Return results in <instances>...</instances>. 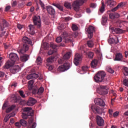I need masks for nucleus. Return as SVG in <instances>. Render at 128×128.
<instances>
[{"instance_id": "1", "label": "nucleus", "mask_w": 128, "mask_h": 128, "mask_svg": "<svg viewBox=\"0 0 128 128\" xmlns=\"http://www.w3.org/2000/svg\"><path fill=\"white\" fill-rule=\"evenodd\" d=\"M23 45L18 50V52L20 54V60L22 62H26L30 58V56L27 54H24L28 50V45L30 44L32 46V40L28 38L26 36H24L22 38Z\"/></svg>"}, {"instance_id": "2", "label": "nucleus", "mask_w": 128, "mask_h": 128, "mask_svg": "<svg viewBox=\"0 0 128 128\" xmlns=\"http://www.w3.org/2000/svg\"><path fill=\"white\" fill-rule=\"evenodd\" d=\"M72 55V52H66L63 56L62 58H60L58 60V62L59 64H63L62 66H61L57 68V71L60 72H65L66 70H68L70 68V64L68 62V60L70 58V56Z\"/></svg>"}, {"instance_id": "3", "label": "nucleus", "mask_w": 128, "mask_h": 128, "mask_svg": "<svg viewBox=\"0 0 128 128\" xmlns=\"http://www.w3.org/2000/svg\"><path fill=\"white\" fill-rule=\"evenodd\" d=\"M106 74L104 72H98L94 76V81L96 82H102V84H108V78L106 76Z\"/></svg>"}, {"instance_id": "4", "label": "nucleus", "mask_w": 128, "mask_h": 128, "mask_svg": "<svg viewBox=\"0 0 128 128\" xmlns=\"http://www.w3.org/2000/svg\"><path fill=\"white\" fill-rule=\"evenodd\" d=\"M62 41L64 42L65 44L72 42V39L68 36V34L66 32H63L61 36L56 38V42L57 43H60Z\"/></svg>"}, {"instance_id": "5", "label": "nucleus", "mask_w": 128, "mask_h": 128, "mask_svg": "<svg viewBox=\"0 0 128 128\" xmlns=\"http://www.w3.org/2000/svg\"><path fill=\"white\" fill-rule=\"evenodd\" d=\"M23 112L22 118L23 119H28V116L32 118L34 116V111L32 110V107H25L24 109H23Z\"/></svg>"}, {"instance_id": "6", "label": "nucleus", "mask_w": 128, "mask_h": 128, "mask_svg": "<svg viewBox=\"0 0 128 128\" xmlns=\"http://www.w3.org/2000/svg\"><path fill=\"white\" fill-rule=\"evenodd\" d=\"M34 26H36L37 29H42V20H40V16H34L32 18Z\"/></svg>"}, {"instance_id": "7", "label": "nucleus", "mask_w": 128, "mask_h": 128, "mask_svg": "<svg viewBox=\"0 0 128 128\" xmlns=\"http://www.w3.org/2000/svg\"><path fill=\"white\" fill-rule=\"evenodd\" d=\"M98 90V94H100V95H102V96L106 95L109 92V88H108V86H100V88Z\"/></svg>"}, {"instance_id": "8", "label": "nucleus", "mask_w": 128, "mask_h": 128, "mask_svg": "<svg viewBox=\"0 0 128 128\" xmlns=\"http://www.w3.org/2000/svg\"><path fill=\"white\" fill-rule=\"evenodd\" d=\"M90 109L96 114H100L102 112V108L99 107V106H97L96 104L91 106Z\"/></svg>"}, {"instance_id": "9", "label": "nucleus", "mask_w": 128, "mask_h": 128, "mask_svg": "<svg viewBox=\"0 0 128 128\" xmlns=\"http://www.w3.org/2000/svg\"><path fill=\"white\" fill-rule=\"evenodd\" d=\"M23 103L26 104L28 106H32L36 103V100L34 98H30L28 101L23 100Z\"/></svg>"}, {"instance_id": "10", "label": "nucleus", "mask_w": 128, "mask_h": 128, "mask_svg": "<svg viewBox=\"0 0 128 128\" xmlns=\"http://www.w3.org/2000/svg\"><path fill=\"white\" fill-rule=\"evenodd\" d=\"M82 60V54H79L78 53H76V54H75L74 60L73 61V62H74V64L75 66H78L80 64V61Z\"/></svg>"}, {"instance_id": "11", "label": "nucleus", "mask_w": 128, "mask_h": 128, "mask_svg": "<svg viewBox=\"0 0 128 128\" xmlns=\"http://www.w3.org/2000/svg\"><path fill=\"white\" fill-rule=\"evenodd\" d=\"M94 104L102 107H104L106 106L104 100L102 98H94Z\"/></svg>"}, {"instance_id": "12", "label": "nucleus", "mask_w": 128, "mask_h": 128, "mask_svg": "<svg viewBox=\"0 0 128 128\" xmlns=\"http://www.w3.org/2000/svg\"><path fill=\"white\" fill-rule=\"evenodd\" d=\"M36 26L32 25V24H30L28 26V28H29L30 32L29 34L32 36H34L36 34V33L38 32H36Z\"/></svg>"}, {"instance_id": "13", "label": "nucleus", "mask_w": 128, "mask_h": 128, "mask_svg": "<svg viewBox=\"0 0 128 128\" xmlns=\"http://www.w3.org/2000/svg\"><path fill=\"white\" fill-rule=\"evenodd\" d=\"M96 124L98 126H104V120L100 116H96Z\"/></svg>"}, {"instance_id": "14", "label": "nucleus", "mask_w": 128, "mask_h": 128, "mask_svg": "<svg viewBox=\"0 0 128 128\" xmlns=\"http://www.w3.org/2000/svg\"><path fill=\"white\" fill-rule=\"evenodd\" d=\"M8 58L11 62H16L18 60L19 58L18 56L15 53L12 52L9 54Z\"/></svg>"}, {"instance_id": "15", "label": "nucleus", "mask_w": 128, "mask_h": 128, "mask_svg": "<svg viewBox=\"0 0 128 128\" xmlns=\"http://www.w3.org/2000/svg\"><path fill=\"white\" fill-rule=\"evenodd\" d=\"M94 32H95L94 27L92 26H89L88 29H87V33H88V38H92Z\"/></svg>"}, {"instance_id": "16", "label": "nucleus", "mask_w": 128, "mask_h": 128, "mask_svg": "<svg viewBox=\"0 0 128 128\" xmlns=\"http://www.w3.org/2000/svg\"><path fill=\"white\" fill-rule=\"evenodd\" d=\"M80 4H82L78 2V1H75L73 2L72 4L73 9H74L75 11L78 12L80 10Z\"/></svg>"}, {"instance_id": "17", "label": "nucleus", "mask_w": 128, "mask_h": 128, "mask_svg": "<svg viewBox=\"0 0 128 128\" xmlns=\"http://www.w3.org/2000/svg\"><path fill=\"white\" fill-rule=\"evenodd\" d=\"M15 62H16L10 60L7 61L6 63L5 64L4 66V68L6 70L10 68V67H12L13 66H14Z\"/></svg>"}, {"instance_id": "18", "label": "nucleus", "mask_w": 128, "mask_h": 128, "mask_svg": "<svg viewBox=\"0 0 128 128\" xmlns=\"http://www.w3.org/2000/svg\"><path fill=\"white\" fill-rule=\"evenodd\" d=\"M114 61L122 62L123 61V55L122 53L118 52L116 54V58H114Z\"/></svg>"}, {"instance_id": "19", "label": "nucleus", "mask_w": 128, "mask_h": 128, "mask_svg": "<svg viewBox=\"0 0 128 128\" xmlns=\"http://www.w3.org/2000/svg\"><path fill=\"white\" fill-rule=\"evenodd\" d=\"M46 10L48 12V14L51 15H54L56 14V10H54V8H52V6H46Z\"/></svg>"}, {"instance_id": "20", "label": "nucleus", "mask_w": 128, "mask_h": 128, "mask_svg": "<svg viewBox=\"0 0 128 128\" xmlns=\"http://www.w3.org/2000/svg\"><path fill=\"white\" fill-rule=\"evenodd\" d=\"M106 6H110V8L115 6L116 5V2L114 0H106Z\"/></svg>"}, {"instance_id": "21", "label": "nucleus", "mask_w": 128, "mask_h": 128, "mask_svg": "<svg viewBox=\"0 0 128 128\" xmlns=\"http://www.w3.org/2000/svg\"><path fill=\"white\" fill-rule=\"evenodd\" d=\"M10 72L13 74H16L18 73L20 70V67L18 66H16L11 68L10 70Z\"/></svg>"}, {"instance_id": "22", "label": "nucleus", "mask_w": 128, "mask_h": 128, "mask_svg": "<svg viewBox=\"0 0 128 128\" xmlns=\"http://www.w3.org/2000/svg\"><path fill=\"white\" fill-rule=\"evenodd\" d=\"M120 16V14L118 12H114L110 14V18L112 20L118 18Z\"/></svg>"}, {"instance_id": "23", "label": "nucleus", "mask_w": 128, "mask_h": 128, "mask_svg": "<svg viewBox=\"0 0 128 128\" xmlns=\"http://www.w3.org/2000/svg\"><path fill=\"white\" fill-rule=\"evenodd\" d=\"M22 99V98H20V96H18V97H14L13 98V102L14 103H20V104H22V102H24V100H20Z\"/></svg>"}, {"instance_id": "24", "label": "nucleus", "mask_w": 128, "mask_h": 128, "mask_svg": "<svg viewBox=\"0 0 128 128\" xmlns=\"http://www.w3.org/2000/svg\"><path fill=\"white\" fill-rule=\"evenodd\" d=\"M114 32L117 34H122L125 32V30L120 29V28H114Z\"/></svg>"}, {"instance_id": "25", "label": "nucleus", "mask_w": 128, "mask_h": 128, "mask_svg": "<svg viewBox=\"0 0 128 128\" xmlns=\"http://www.w3.org/2000/svg\"><path fill=\"white\" fill-rule=\"evenodd\" d=\"M98 61L97 60H92L90 63L91 68H95L97 66Z\"/></svg>"}, {"instance_id": "26", "label": "nucleus", "mask_w": 128, "mask_h": 128, "mask_svg": "<svg viewBox=\"0 0 128 128\" xmlns=\"http://www.w3.org/2000/svg\"><path fill=\"white\" fill-rule=\"evenodd\" d=\"M102 6H100V10H99V12L102 13V14H103L104 12H105L106 10V5L105 4H104V2H102Z\"/></svg>"}, {"instance_id": "27", "label": "nucleus", "mask_w": 128, "mask_h": 128, "mask_svg": "<svg viewBox=\"0 0 128 128\" xmlns=\"http://www.w3.org/2000/svg\"><path fill=\"white\" fill-rule=\"evenodd\" d=\"M14 116H15L14 114H10L9 115L6 116L4 119V122H8V120H9V119H10L11 117H14Z\"/></svg>"}, {"instance_id": "28", "label": "nucleus", "mask_w": 128, "mask_h": 128, "mask_svg": "<svg viewBox=\"0 0 128 128\" xmlns=\"http://www.w3.org/2000/svg\"><path fill=\"white\" fill-rule=\"evenodd\" d=\"M52 5L62 12L64 10V7L59 4H52Z\"/></svg>"}, {"instance_id": "29", "label": "nucleus", "mask_w": 128, "mask_h": 128, "mask_svg": "<svg viewBox=\"0 0 128 128\" xmlns=\"http://www.w3.org/2000/svg\"><path fill=\"white\" fill-rule=\"evenodd\" d=\"M31 90H32V93L34 94H38V86H32V88H31Z\"/></svg>"}, {"instance_id": "30", "label": "nucleus", "mask_w": 128, "mask_h": 128, "mask_svg": "<svg viewBox=\"0 0 128 128\" xmlns=\"http://www.w3.org/2000/svg\"><path fill=\"white\" fill-rule=\"evenodd\" d=\"M34 80H31L30 81L28 82V90H32V87H34L36 86H34Z\"/></svg>"}, {"instance_id": "31", "label": "nucleus", "mask_w": 128, "mask_h": 128, "mask_svg": "<svg viewBox=\"0 0 128 128\" xmlns=\"http://www.w3.org/2000/svg\"><path fill=\"white\" fill-rule=\"evenodd\" d=\"M108 22V18L106 16H102V26H105V24Z\"/></svg>"}, {"instance_id": "32", "label": "nucleus", "mask_w": 128, "mask_h": 128, "mask_svg": "<svg viewBox=\"0 0 128 128\" xmlns=\"http://www.w3.org/2000/svg\"><path fill=\"white\" fill-rule=\"evenodd\" d=\"M16 106L14 104L12 105V106L8 108L6 110V113H9L11 111H12V110H14V108H15Z\"/></svg>"}, {"instance_id": "33", "label": "nucleus", "mask_w": 128, "mask_h": 128, "mask_svg": "<svg viewBox=\"0 0 128 128\" xmlns=\"http://www.w3.org/2000/svg\"><path fill=\"white\" fill-rule=\"evenodd\" d=\"M54 56L49 57L46 60V62H47L46 64H51L52 62H54Z\"/></svg>"}, {"instance_id": "34", "label": "nucleus", "mask_w": 128, "mask_h": 128, "mask_svg": "<svg viewBox=\"0 0 128 128\" xmlns=\"http://www.w3.org/2000/svg\"><path fill=\"white\" fill-rule=\"evenodd\" d=\"M64 6L67 9L70 10L72 9V5L68 2H65L64 4Z\"/></svg>"}, {"instance_id": "35", "label": "nucleus", "mask_w": 128, "mask_h": 128, "mask_svg": "<svg viewBox=\"0 0 128 128\" xmlns=\"http://www.w3.org/2000/svg\"><path fill=\"white\" fill-rule=\"evenodd\" d=\"M86 44L88 48H92L94 46V42H92V40L87 41Z\"/></svg>"}, {"instance_id": "36", "label": "nucleus", "mask_w": 128, "mask_h": 128, "mask_svg": "<svg viewBox=\"0 0 128 128\" xmlns=\"http://www.w3.org/2000/svg\"><path fill=\"white\" fill-rule=\"evenodd\" d=\"M46 68L48 69V70L52 71L54 69V66L50 64H46Z\"/></svg>"}, {"instance_id": "37", "label": "nucleus", "mask_w": 128, "mask_h": 128, "mask_svg": "<svg viewBox=\"0 0 128 128\" xmlns=\"http://www.w3.org/2000/svg\"><path fill=\"white\" fill-rule=\"evenodd\" d=\"M22 126H26V124H28V122H26V120H24L23 119H21L20 120V123Z\"/></svg>"}, {"instance_id": "38", "label": "nucleus", "mask_w": 128, "mask_h": 128, "mask_svg": "<svg viewBox=\"0 0 128 128\" xmlns=\"http://www.w3.org/2000/svg\"><path fill=\"white\" fill-rule=\"evenodd\" d=\"M50 46L52 50H56L58 48V46L54 44L53 42L50 43Z\"/></svg>"}, {"instance_id": "39", "label": "nucleus", "mask_w": 128, "mask_h": 128, "mask_svg": "<svg viewBox=\"0 0 128 128\" xmlns=\"http://www.w3.org/2000/svg\"><path fill=\"white\" fill-rule=\"evenodd\" d=\"M44 92V88L42 86H40V88H38V95H42Z\"/></svg>"}, {"instance_id": "40", "label": "nucleus", "mask_w": 128, "mask_h": 128, "mask_svg": "<svg viewBox=\"0 0 128 128\" xmlns=\"http://www.w3.org/2000/svg\"><path fill=\"white\" fill-rule=\"evenodd\" d=\"M82 69L83 72L86 73L88 70V66H82Z\"/></svg>"}, {"instance_id": "41", "label": "nucleus", "mask_w": 128, "mask_h": 128, "mask_svg": "<svg viewBox=\"0 0 128 128\" xmlns=\"http://www.w3.org/2000/svg\"><path fill=\"white\" fill-rule=\"evenodd\" d=\"M2 24H3V26L2 28H4V29L5 28L8 27V22H7L6 20H2Z\"/></svg>"}, {"instance_id": "42", "label": "nucleus", "mask_w": 128, "mask_h": 128, "mask_svg": "<svg viewBox=\"0 0 128 128\" xmlns=\"http://www.w3.org/2000/svg\"><path fill=\"white\" fill-rule=\"evenodd\" d=\"M124 76H128V68H124Z\"/></svg>"}, {"instance_id": "43", "label": "nucleus", "mask_w": 128, "mask_h": 128, "mask_svg": "<svg viewBox=\"0 0 128 128\" xmlns=\"http://www.w3.org/2000/svg\"><path fill=\"white\" fill-rule=\"evenodd\" d=\"M18 93L20 94V96L22 98H26V95L24 94V92L22 90H19Z\"/></svg>"}, {"instance_id": "44", "label": "nucleus", "mask_w": 128, "mask_h": 128, "mask_svg": "<svg viewBox=\"0 0 128 128\" xmlns=\"http://www.w3.org/2000/svg\"><path fill=\"white\" fill-rule=\"evenodd\" d=\"M72 28L73 31H76L78 30V26L74 24H72Z\"/></svg>"}, {"instance_id": "45", "label": "nucleus", "mask_w": 128, "mask_h": 128, "mask_svg": "<svg viewBox=\"0 0 128 128\" xmlns=\"http://www.w3.org/2000/svg\"><path fill=\"white\" fill-rule=\"evenodd\" d=\"M36 63L37 64H42V58L40 57L37 58L36 60Z\"/></svg>"}, {"instance_id": "46", "label": "nucleus", "mask_w": 128, "mask_h": 128, "mask_svg": "<svg viewBox=\"0 0 128 128\" xmlns=\"http://www.w3.org/2000/svg\"><path fill=\"white\" fill-rule=\"evenodd\" d=\"M108 42L110 44H114L115 39H114V38H110V39H108Z\"/></svg>"}, {"instance_id": "47", "label": "nucleus", "mask_w": 128, "mask_h": 128, "mask_svg": "<svg viewBox=\"0 0 128 128\" xmlns=\"http://www.w3.org/2000/svg\"><path fill=\"white\" fill-rule=\"evenodd\" d=\"M106 71H108V72L110 74L114 73V70L112 69L110 67H106Z\"/></svg>"}, {"instance_id": "48", "label": "nucleus", "mask_w": 128, "mask_h": 128, "mask_svg": "<svg viewBox=\"0 0 128 128\" xmlns=\"http://www.w3.org/2000/svg\"><path fill=\"white\" fill-rule=\"evenodd\" d=\"M122 82L124 86L128 87V79H124Z\"/></svg>"}, {"instance_id": "49", "label": "nucleus", "mask_w": 128, "mask_h": 128, "mask_svg": "<svg viewBox=\"0 0 128 128\" xmlns=\"http://www.w3.org/2000/svg\"><path fill=\"white\" fill-rule=\"evenodd\" d=\"M125 4L123 2H121L120 4H118V6H116V7L118 8H120L124 6Z\"/></svg>"}, {"instance_id": "50", "label": "nucleus", "mask_w": 128, "mask_h": 128, "mask_svg": "<svg viewBox=\"0 0 128 128\" xmlns=\"http://www.w3.org/2000/svg\"><path fill=\"white\" fill-rule=\"evenodd\" d=\"M64 28V26L63 24H59L58 26V29L59 30H62Z\"/></svg>"}, {"instance_id": "51", "label": "nucleus", "mask_w": 128, "mask_h": 128, "mask_svg": "<svg viewBox=\"0 0 128 128\" xmlns=\"http://www.w3.org/2000/svg\"><path fill=\"white\" fill-rule=\"evenodd\" d=\"M94 53L92 52H89L88 54V58H92L94 57Z\"/></svg>"}, {"instance_id": "52", "label": "nucleus", "mask_w": 128, "mask_h": 128, "mask_svg": "<svg viewBox=\"0 0 128 128\" xmlns=\"http://www.w3.org/2000/svg\"><path fill=\"white\" fill-rule=\"evenodd\" d=\"M31 75L34 78H38V74L36 73L32 74Z\"/></svg>"}, {"instance_id": "53", "label": "nucleus", "mask_w": 128, "mask_h": 128, "mask_svg": "<svg viewBox=\"0 0 128 128\" xmlns=\"http://www.w3.org/2000/svg\"><path fill=\"white\" fill-rule=\"evenodd\" d=\"M4 47L6 50H7L8 48L9 47H10V44H8L4 43Z\"/></svg>"}, {"instance_id": "54", "label": "nucleus", "mask_w": 128, "mask_h": 128, "mask_svg": "<svg viewBox=\"0 0 128 128\" xmlns=\"http://www.w3.org/2000/svg\"><path fill=\"white\" fill-rule=\"evenodd\" d=\"M8 106V104L6 102L4 103L3 106H2V110H4Z\"/></svg>"}, {"instance_id": "55", "label": "nucleus", "mask_w": 128, "mask_h": 128, "mask_svg": "<svg viewBox=\"0 0 128 128\" xmlns=\"http://www.w3.org/2000/svg\"><path fill=\"white\" fill-rule=\"evenodd\" d=\"M39 4H40L41 8H42V9H46V8H44V4L42 1H40Z\"/></svg>"}, {"instance_id": "56", "label": "nucleus", "mask_w": 128, "mask_h": 128, "mask_svg": "<svg viewBox=\"0 0 128 128\" xmlns=\"http://www.w3.org/2000/svg\"><path fill=\"white\" fill-rule=\"evenodd\" d=\"M26 78L28 80H30V79H34V77H32V76L30 74L27 76Z\"/></svg>"}, {"instance_id": "57", "label": "nucleus", "mask_w": 128, "mask_h": 128, "mask_svg": "<svg viewBox=\"0 0 128 128\" xmlns=\"http://www.w3.org/2000/svg\"><path fill=\"white\" fill-rule=\"evenodd\" d=\"M96 6H97V4H94V3L90 4V8H95Z\"/></svg>"}, {"instance_id": "58", "label": "nucleus", "mask_w": 128, "mask_h": 128, "mask_svg": "<svg viewBox=\"0 0 128 128\" xmlns=\"http://www.w3.org/2000/svg\"><path fill=\"white\" fill-rule=\"evenodd\" d=\"M114 39V44H117L119 43V39H118V37H116Z\"/></svg>"}, {"instance_id": "59", "label": "nucleus", "mask_w": 128, "mask_h": 128, "mask_svg": "<svg viewBox=\"0 0 128 128\" xmlns=\"http://www.w3.org/2000/svg\"><path fill=\"white\" fill-rule=\"evenodd\" d=\"M119 115V112H114L112 116H114V118L117 117Z\"/></svg>"}, {"instance_id": "60", "label": "nucleus", "mask_w": 128, "mask_h": 128, "mask_svg": "<svg viewBox=\"0 0 128 128\" xmlns=\"http://www.w3.org/2000/svg\"><path fill=\"white\" fill-rule=\"evenodd\" d=\"M32 121H33V119H32V117L28 118V122L29 124H32Z\"/></svg>"}, {"instance_id": "61", "label": "nucleus", "mask_w": 128, "mask_h": 128, "mask_svg": "<svg viewBox=\"0 0 128 128\" xmlns=\"http://www.w3.org/2000/svg\"><path fill=\"white\" fill-rule=\"evenodd\" d=\"M108 114H110V116L111 117L113 114V110L111 109L108 110Z\"/></svg>"}, {"instance_id": "62", "label": "nucleus", "mask_w": 128, "mask_h": 128, "mask_svg": "<svg viewBox=\"0 0 128 128\" xmlns=\"http://www.w3.org/2000/svg\"><path fill=\"white\" fill-rule=\"evenodd\" d=\"M54 50H49V51L48 52V54L49 56L52 55V54L54 53Z\"/></svg>"}, {"instance_id": "63", "label": "nucleus", "mask_w": 128, "mask_h": 128, "mask_svg": "<svg viewBox=\"0 0 128 128\" xmlns=\"http://www.w3.org/2000/svg\"><path fill=\"white\" fill-rule=\"evenodd\" d=\"M10 86L11 87H12V86H14V87H16V86H17V83L16 82H13L12 84L10 85Z\"/></svg>"}, {"instance_id": "64", "label": "nucleus", "mask_w": 128, "mask_h": 128, "mask_svg": "<svg viewBox=\"0 0 128 128\" xmlns=\"http://www.w3.org/2000/svg\"><path fill=\"white\" fill-rule=\"evenodd\" d=\"M36 123H33L32 126H30V128H36Z\"/></svg>"}]
</instances>
